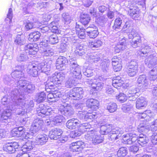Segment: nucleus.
Listing matches in <instances>:
<instances>
[{"label":"nucleus","instance_id":"nucleus-58","mask_svg":"<svg viewBox=\"0 0 157 157\" xmlns=\"http://www.w3.org/2000/svg\"><path fill=\"white\" fill-rule=\"evenodd\" d=\"M102 44V42L100 40H97L90 43L89 46L92 48H98L100 47Z\"/></svg>","mask_w":157,"mask_h":157},{"label":"nucleus","instance_id":"nucleus-15","mask_svg":"<svg viewBox=\"0 0 157 157\" xmlns=\"http://www.w3.org/2000/svg\"><path fill=\"white\" fill-rule=\"evenodd\" d=\"M33 148V146L31 143H26L21 147V150L16 157H29L27 152Z\"/></svg>","mask_w":157,"mask_h":157},{"label":"nucleus","instance_id":"nucleus-10","mask_svg":"<svg viewBox=\"0 0 157 157\" xmlns=\"http://www.w3.org/2000/svg\"><path fill=\"white\" fill-rule=\"evenodd\" d=\"M83 95V91L81 87L74 88L71 90L67 95L70 99L78 100L82 99Z\"/></svg>","mask_w":157,"mask_h":157},{"label":"nucleus","instance_id":"nucleus-40","mask_svg":"<svg viewBox=\"0 0 157 157\" xmlns=\"http://www.w3.org/2000/svg\"><path fill=\"white\" fill-rule=\"evenodd\" d=\"M3 81L6 84L10 86H15V80L12 78L11 75H5Z\"/></svg>","mask_w":157,"mask_h":157},{"label":"nucleus","instance_id":"nucleus-8","mask_svg":"<svg viewBox=\"0 0 157 157\" xmlns=\"http://www.w3.org/2000/svg\"><path fill=\"white\" fill-rule=\"evenodd\" d=\"M18 88L22 90L24 93V95L25 93H33L35 89L34 85L32 84L31 82L26 80H21L18 82Z\"/></svg>","mask_w":157,"mask_h":157},{"label":"nucleus","instance_id":"nucleus-42","mask_svg":"<svg viewBox=\"0 0 157 157\" xmlns=\"http://www.w3.org/2000/svg\"><path fill=\"white\" fill-rule=\"evenodd\" d=\"M151 48L149 46L147 45L144 47L142 48L140 52H139V55L142 59H144L148 56V54L149 53L150 51Z\"/></svg>","mask_w":157,"mask_h":157},{"label":"nucleus","instance_id":"nucleus-38","mask_svg":"<svg viewBox=\"0 0 157 157\" xmlns=\"http://www.w3.org/2000/svg\"><path fill=\"white\" fill-rule=\"evenodd\" d=\"M90 19V17L88 14L83 13L81 15L80 17V22L85 26L86 28Z\"/></svg>","mask_w":157,"mask_h":157},{"label":"nucleus","instance_id":"nucleus-19","mask_svg":"<svg viewBox=\"0 0 157 157\" xmlns=\"http://www.w3.org/2000/svg\"><path fill=\"white\" fill-rule=\"evenodd\" d=\"M140 89L138 88H132V90H129L125 93V94L129 100L130 101H134L137 98L139 95H140L139 92H140Z\"/></svg>","mask_w":157,"mask_h":157},{"label":"nucleus","instance_id":"nucleus-52","mask_svg":"<svg viewBox=\"0 0 157 157\" xmlns=\"http://www.w3.org/2000/svg\"><path fill=\"white\" fill-rule=\"evenodd\" d=\"M45 90L48 92H52L53 94L54 98H55V100H56V101L58 100V99L59 98L61 97V94L60 92L58 90H54V89L55 88H57L56 86L54 88H53L52 89H50V91H48L47 90L46 88V84L45 85Z\"/></svg>","mask_w":157,"mask_h":157},{"label":"nucleus","instance_id":"nucleus-30","mask_svg":"<svg viewBox=\"0 0 157 157\" xmlns=\"http://www.w3.org/2000/svg\"><path fill=\"white\" fill-rule=\"evenodd\" d=\"M132 22L130 21H126L123 25L122 26V29L124 31H125L126 33H128V35L129 33H131L132 32L134 31V32H136L135 30L133 28L132 26Z\"/></svg>","mask_w":157,"mask_h":157},{"label":"nucleus","instance_id":"nucleus-28","mask_svg":"<svg viewBox=\"0 0 157 157\" xmlns=\"http://www.w3.org/2000/svg\"><path fill=\"white\" fill-rule=\"evenodd\" d=\"M112 60V64L114 71L117 72L120 71L122 67L121 59L117 56H114Z\"/></svg>","mask_w":157,"mask_h":157},{"label":"nucleus","instance_id":"nucleus-1","mask_svg":"<svg viewBox=\"0 0 157 157\" xmlns=\"http://www.w3.org/2000/svg\"><path fill=\"white\" fill-rule=\"evenodd\" d=\"M51 68L50 64L48 63L47 61L40 63L36 62L29 64L27 67V71L31 76L36 77L40 70L41 72L48 74L47 72L50 71Z\"/></svg>","mask_w":157,"mask_h":157},{"label":"nucleus","instance_id":"nucleus-61","mask_svg":"<svg viewBox=\"0 0 157 157\" xmlns=\"http://www.w3.org/2000/svg\"><path fill=\"white\" fill-rule=\"evenodd\" d=\"M83 132L79 130H75L71 132L70 134V137L72 138H75L80 136L82 133Z\"/></svg>","mask_w":157,"mask_h":157},{"label":"nucleus","instance_id":"nucleus-13","mask_svg":"<svg viewBox=\"0 0 157 157\" xmlns=\"http://www.w3.org/2000/svg\"><path fill=\"white\" fill-rule=\"evenodd\" d=\"M149 80L145 75H142L139 76L137 80L138 88L140 89V91H144L147 89L148 86Z\"/></svg>","mask_w":157,"mask_h":157},{"label":"nucleus","instance_id":"nucleus-60","mask_svg":"<svg viewBox=\"0 0 157 157\" xmlns=\"http://www.w3.org/2000/svg\"><path fill=\"white\" fill-rule=\"evenodd\" d=\"M103 86V83L96 81L95 84L92 85V88L96 90L100 91L102 89Z\"/></svg>","mask_w":157,"mask_h":157},{"label":"nucleus","instance_id":"nucleus-31","mask_svg":"<svg viewBox=\"0 0 157 157\" xmlns=\"http://www.w3.org/2000/svg\"><path fill=\"white\" fill-rule=\"evenodd\" d=\"M61 113L67 117H69L73 115L74 111L73 108L70 106L64 107L63 110L60 111Z\"/></svg>","mask_w":157,"mask_h":157},{"label":"nucleus","instance_id":"nucleus-27","mask_svg":"<svg viewBox=\"0 0 157 157\" xmlns=\"http://www.w3.org/2000/svg\"><path fill=\"white\" fill-rule=\"evenodd\" d=\"M62 133L61 129L55 128L49 131V136L51 139L57 140L60 138Z\"/></svg>","mask_w":157,"mask_h":157},{"label":"nucleus","instance_id":"nucleus-5","mask_svg":"<svg viewBox=\"0 0 157 157\" xmlns=\"http://www.w3.org/2000/svg\"><path fill=\"white\" fill-rule=\"evenodd\" d=\"M88 129L84 130V131L87 132L85 135V138L88 140L92 141L93 144H97L102 143L103 141V136L100 135H98L95 130H91L90 131Z\"/></svg>","mask_w":157,"mask_h":157},{"label":"nucleus","instance_id":"nucleus-20","mask_svg":"<svg viewBox=\"0 0 157 157\" xmlns=\"http://www.w3.org/2000/svg\"><path fill=\"white\" fill-rule=\"evenodd\" d=\"M10 105L9 104V109L7 108L3 110L1 114V120L2 122H5L6 124H7L9 122L8 120L11 115V111L13 110H17V109H13L11 107L12 105Z\"/></svg>","mask_w":157,"mask_h":157},{"label":"nucleus","instance_id":"nucleus-11","mask_svg":"<svg viewBox=\"0 0 157 157\" xmlns=\"http://www.w3.org/2000/svg\"><path fill=\"white\" fill-rule=\"evenodd\" d=\"M18 67L21 69L20 70H16L14 71L13 72L11 75L12 77V78L13 80H15V82H16L15 85L18 86V82L21 80H25V76L24 75V72L23 71L24 69V66L22 65L18 66Z\"/></svg>","mask_w":157,"mask_h":157},{"label":"nucleus","instance_id":"nucleus-56","mask_svg":"<svg viewBox=\"0 0 157 157\" xmlns=\"http://www.w3.org/2000/svg\"><path fill=\"white\" fill-rule=\"evenodd\" d=\"M127 72L129 76L133 77L135 76L138 72V68H135L129 67L127 68Z\"/></svg>","mask_w":157,"mask_h":157},{"label":"nucleus","instance_id":"nucleus-35","mask_svg":"<svg viewBox=\"0 0 157 157\" xmlns=\"http://www.w3.org/2000/svg\"><path fill=\"white\" fill-rule=\"evenodd\" d=\"M147 103L144 97H141L138 99L136 102V107L138 109H141L145 107Z\"/></svg>","mask_w":157,"mask_h":157},{"label":"nucleus","instance_id":"nucleus-23","mask_svg":"<svg viewBox=\"0 0 157 157\" xmlns=\"http://www.w3.org/2000/svg\"><path fill=\"white\" fill-rule=\"evenodd\" d=\"M19 146L16 142L7 143L5 145V150L9 153H13L18 151Z\"/></svg>","mask_w":157,"mask_h":157},{"label":"nucleus","instance_id":"nucleus-32","mask_svg":"<svg viewBox=\"0 0 157 157\" xmlns=\"http://www.w3.org/2000/svg\"><path fill=\"white\" fill-rule=\"evenodd\" d=\"M40 36L41 34L39 32H33L29 34L28 40L31 42L37 41L39 40Z\"/></svg>","mask_w":157,"mask_h":157},{"label":"nucleus","instance_id":"nucleus-24","mask_svg":"<svg viewBox=\"0 0 157 157\" xmlns=\"http://www.w3.org/2000/svg\"><path fill=\"white\" fill-rule=\"evenodd\" d=\"M145 62L149 68H152L157 64V57L153 55L146 57Z\"/></svg>","mask_w":157,"mask_h":157},{"label":"nucleus","instance_id":"nucleus-29","mask_svg":"<svg viewBox=\"0 0 157 157\" xmlns=\"http://www.w3.org/2000/svg\"><path fill=\"white\" fill-rule=\"evenodd\" d=\"M44 122L43 120L36 119L34 120L32 125L31 129L32 133L34 134L37 132L43 124Z\"/></svg>","mask_w":157,"mask_h":157},{"label":"nucleus","instance_id":"nucleus-45","mask_svg":"<svg viewBox=\"0 0 157 157\" xmlns=\"http://www.w3.org/2000/svg\"><path fill=\"white\" fill-rule=\"evenodd\" d=\"M46 41L51 44H54L58 42L59 40L56 34H53L48 37Z\"/></svg>","mask_w":157,"mask_h":157},{"label":"nucleus","instance_id":"nucleus-64","mask_svg":"<svg viewBox=\"0 0 157 157\" xmlns=\"http://www.w3.org/2000/svg\"><path fill=\"white\" fill-rule=\"evenodd\" d=\"M151 140L153 145H157V133L156 132L152 133L151 136Z\"/></svg>","mask_w":157,"mask_h":157},{"label":"nucleus","instance_id":"nucleus-3","mask_svg":"<svg viewBox=\"0 0 157 157\" xmlns=\"http://www.w3.org/2000/svg\"><path fill=\"white\" fill-rule=\"evenodd\" d=\"M15 86V87L17 88L12 90L10 94L11 98L13 101V103L10 102V105L12 104L11 107L13 109H17V107L18 106H19V108L20 107H22L24 102V93L22 90L21 91V90L17 86Z\"/></svg>","mask_w":157,"mask_h":157},{"label":"nucleus","instance_id":"nucleus-7","mask_svg":"<svg viewBox=\"0 0 157 157\" xmlns=\"http://www.w3.org/2000/svg\"><path fill=\"white\" fill-rule=\"evenodd\" d=\"M66 125L68 128L70 129H74L76 126H79L81 128L83 129H90L91 126L88 123H81L77 119L73 118L68 120L66 123Z\"/></svg>","mask_w":157,"mask_h":157},{"label":"nucleus","instance_id":"nucleus-51","mask_svg":"<svg viewBox=\"0 0 157 157\" xmlns=\"http://www.w3.org/2000/svg\"><path fill=\"white\" fill-rule=\"evenodd\" d=\"M121 25H123V22L121 18L120 17L116 18L115 20L114 24L112 26L113 29L116 30L117 29H119Z\"/></svg>","mask_w":157,"mask_h":157},{"label":"nucleus","instance_id":"nucleus-54","mask_svg":"<svg viewBox=\"0 0 157 157\" xmlns=\"http://www.w3.org/2000/svg\"><path fill=\"white\" fill-rule=\"evenodd\" d=\"M117 109V105L115 103L113 102L109 103L107 106L106 109L110 113H113Z\"/></svg>","mask_w":157,"mask_h":157},{"label":"nucleus","instance_id":"nucleus-17","mask_svg":"<svg viewBox=\"0 0 157 157\" xmlns=\"http://www.w3.org/2000/svg\"><path fill=\"white\" fill-rule=\"evenodd\" d=\"M85 30L87 33V35L90 38H94L99 34L98 28L93 24L90 25L86 28Z\"/></svg>","mask_w":157,"mask_h":157},{"label":"nucleus","instance_id":"nucleus-39","mask_svg":"<svg viewBox=\"0 0 157 157\" xmlns=\"http://www.w3.org/2000/svg\"><path fill=\"white\" fill-rule=\"evenodd\" d=\"M128 14L132 18H137L139 16V10L136 7H131L128 10Z\"/></svg>","mask_w":157,"mask_h":157},{"label":"nucleus","instance_id":"nucleus-43","mask_svg":"<svg viewBox=\"0 0 157 157\" xmlns=\"http://www.w3.org/2000/svg\"><path fill=\"white\" fill-rule=\"evenodd\" d=\"M124 82L120 77H116L113 80L112 85L115 88L119 89L122 86Z\"/></svg>","mask_w":157,"mask_h":157},{"label":"nucleus","instance_id":"nucleus-4","mask_svg":"<svg viewBox=\"0 0 157 157\" xmlns=\"http://www.w3.org/2000/svg\"><path fill=\"white\" fill-rule=\"evenodd\" d=\"M65 75L64 73L61 72L57 73L56 72L54 74L49 78L46 82V88L48 91H50V89L55 88L56 86L55 83L56 82H59L58 83H60L65 78Z\"/></svg>","mask_w":157,"mask_h":157},{"label":"nucleus","instance_id":"nucleus-49","mask_svg":"<svg viewBox=\"0 0 157 157\" xmlns=\"http://www.w3.org/2000/svg\"><path fill=\"white\" fill-rule=\"evenodd\" d=\"M77 79L76 78L72 77H70L69 75V79L65 82V86L67 88H71L75 86V79Z\"/></svg>","mask_w":157,"mask_h":157},{"label":"nucleus","instance_id":"nucleus-12","mask_svg":"<svg viewBox=\"0 0 157 157\" xmlns=\"http://www.w3.org/2000/svg\"><path fill=\"white\" fill-rule=\"evenodd\" d=\"M47 105L43 104L39 105L36 109L37 113L38 116L41 117H44L45 115L48 116L50 114H53L55 113V110L48 108Z\"/></svg>","mask_w":157,"mask_h":157},{"label":"nucleus","instance_id":"nucleus-6","mask_svg":"<svg viewBox=\"0 0 157 157\" xmlns=\"http://www.w3.org/2000/svg\"><path fill=\"white\" fill-rule=\"evenodd\" d=\"M13 16V11L11 8L9 9L7 17L9 19V21H6V24H5L3 26V34L9 38L12 36L10 32L13 29V26L11 25V20Z\"/></svg>","mask_w":157,"mask_h":157},{"label":"nucleus","instance_id":"nucleus-57","mask_svg":"<svg viewBox=\"0 0 157 157\" xmlns=\"http://www.w3.org/2000/svg\"><path fill=\"white\" fill-rule=\"evenodd\" d=\"M70 45L67 42H62L60 44L59 49L61 52H66L69 49Z\"/></svg>","mask_w":157,"mask_h":157},{"label":"nucleus","instance_id":"nucleus-25","mask_svg":"<svg viewBox=\"0 0 157 157\" xmlns=\"http://www.w3.org/2000/svg\"><path fill=\"white\" fill-rule=\"evenodd\" d=\"M11 133L13 136L19 137L22 136L24 137L25 135L26 138H29L26 136V133H27L25 132V130L23 127H19L14 128L12 130Z\"/></svg>","mask_w":157,"mask_h":157},{"label":"nucleus","instance_id":"nucleus-62","mask_svg":"<svg viewBox=\"0 0 157 157\" xmlns=\"http://www.w3.org/2000/svg\"><path fill=\"white\" fill-rule=\"evenodd\" d=\"M86 111H78V113L77 114L78 118L80 120L84 121H86Z\"/></svg>","mask_w":157,"mask_h":157},{"label":"nucleus","instance_id":"nucleus-16","mask_svg":"<svg viewBox=\"0 0 157 157\" xmlns=\"http://www.w3.org/2000/svg\"><path fill=\"white\" fill-rule=\"evenodd\" d=\"M25 101L24 100V102L23 103V105L22 107L19 106L17 107V109L18 110V109L19 110H17V114L18 115H23L25 114L27 112V109L29 108V109H31L33 107L34 105V103L33 101V100L30 101L29 102L25 103Z\"/></svg>","mask_w":157,"mask_h":157},{"label":"nucleus","instance_id":"nucleus-48","mask_svg":"<svg viewBox=\"0 0 157 157\" xmlns=\"http://www.w3.org/2000/svg\"><path fill=\"white\" fill-rule=\"evenodd\" d=\"M125 41L124 40H123L120 41L119 44H117L115 47V52L118 53L121 50H124L125 48Z\"/></svg>","mask_w":157,"mask_h":157},{"label":"nucleus","instance_id":"nucleus-53","mask_svg":"<svg viewBox=\"0 0 157 157\" xmlns=\"http://www.w3.org/2000/svg\"><path fill=\"white\" fill-rule=\"evenodd\" d=\"M128 153L127 148L125 147L120 148L117 152V156L118 157H124Z\"/></svg>","mask_w":157,"mask_h":157},{"label":"nucleus","instance_id":"nucleus-55","mask_svg":"<svg viewBox=\"0 0 157 157\" xmlns=\"http://www.w3.org/2000/svg\"><path fill=\"white\" fill-rule=\"evenodd\" d=\"M132 105L130 104V103L124 104L122 106V109L125 113H129L132 110Z\"/></svg>","mask_w":157,"mask_h":157},{"label":"nucleus","instance_id":"nucleus-44","mask_svg":"<svg viewBox=\"0 0 157 157\" xmlns=\"http://www.w3.org/2000/svg\"><path fill=\"white\" fill-rule=\"evenodd\" d=\"M110 63V61L109 60L105 59L102 61L100 64V67L103 72H107L109 70Z\"/></svg>","mask_w":157,"mask_h":157},{"label":"nucleus","instance_id":"nucleus-26","mask_svg":"<svg viewBox=\"0 0 157 157\" xmlns=\"http://www.w3.org/2000/svg\"><path fill=\"white\" fill-rule=\"evenodd\" d=\"M84 146V142L79 141L72 143L70 146V149L73 152H80L81 151Z\"/></svg>","mask_w":157,"mask_h":157},{"label":"nucleus","instance_id":"nucleus-50","mask_svg":"<svg viewBox=\"0 0 157 157\" xmlns=\"http://www.w3.org/2000/svg\"><path fill=\"white\" fill-rule=\"evenodd\" d=\"M46 94L43 91L37 94L36 98V101L37 103H40L43 102L46 99Z\"/></svg>","mask_w":157,"mask_h":157},{"label":"nucleus","instance_id":"nucleus-63","mask_svg":"<svg viewBox=\"0 0 157 157\" xmlns=\"http://www.w3.org/2000/svg\"><path fill=\"white\" fill-rule=\"evenodd\" d=\"M117 99L119 101L121 102H124L127 100V97L125 94L124 93H120L117 97Z\"/></svg>","mask_w":157,"mask_h":157},{"label":"nucleus","instance_id":"nucleus-41","mask_svg":"<svg viewBox=\"0 0 157 157\" xmlns=\"http://www.w3.org/2000/svg\"><path fill=\"white\" fill-rule=\"evenodd\" d=\"M25 50L19 53L17 57V60L19 62H25L28 59V57Z\"/></svg>","mask_w":157,"mask_h":157},{"label":"nucleus","instance_id":"nucleus-2","mask_svg":"<svg viewBox=\"0 0 157 157\" xmlns=\"http://www.w3.org/2000/svg\"><path fill=\"white\" fill-rule=\"evenodd\" d=\"M123 140L125 144H131L136 141L142 147L145 146L148 141L146 136L143 134L139 135L137 132H134L127 134L124 137Z\"/></svg>","mask_w":157,"mask_h":157},{"label":"nucleus","instance_id":"nucleus-37","mask_svg":"<svg viewBox=\"0 0 157 157\" xmlns=\"http://www.w3.org/2000/svg\"><path fill=\"white\" fill-rule=\"evenodd\" d=\"M111 128V125L109 124L101 125L100 128V133L102 135L107 134L110 131Z\"/></svg>","mask_w":157,"mask_h":157},{"label":"nucleus","instance_id":"nucleus-9","mask_svg":"<svg viewBox=\"0 0 157 157\" xmlns=\"http://www.w3.org/2000/svg\"><path fill=\"white\" fill-rule=\"evenodd\" d=\"M69 68L68 70L70 71L69 75L70 77H73L78 79L81 78V67L77 62H71Z\"/></svg>","mask_w":157,"mask_h":157},{"label":"nucleus","instance_id":"nucleus-59","mask_svg":"<svg viewBox=\"0 0 157 157\" xmlns=\"http://www.w3.org/2000/svg\"><path fill=\"white\" fill-rule=\"evenodd\" d=\"M151 80L156 79L157 78V66L154 67L149 72Z\"/></svg>","mask_w":157,"mask_h":157},{"label":"nucleus","instance_id":"nucleus-36","mask_svg":"<svg viewBox=\"0 0 157 157\" xmlns=\"http://www.w3.org/2000/svg\"><path fill=\"white\" fill-rule=\"evenodd\" d=\"M99 102L97 100L91 98L89 99L86 101V105L89 108H96L98 105Z\"/></svg>","mask_w":157,"mask_h":157},{"label":"nucleus","instance_id":"nucleus-14","mask_svg":"<svg viewBox=\"0 0 157 157\" xmlns=\"http://www.w3.org/2000/svg\"><path fill=\"white\" fill-rule=\"evenodd\" d=\"M129 39H132V41L130 42L132 46L134 48L139 47L141 45V37L138 33L133 31L131 33L128 34Z\"/></svg>","mask_w":157,"mask_h":157},{"label":"nucleus","instance_id":"nucleus-46","mask_svg":"<svg viewBox=\"0 0 157 157\" xmlns=\"http://www.w3.org/2000/svg\"><path fill=\"white\" fill-rule=\"evenodd\" d=\"M64 117L62 115L57 116L53 118H51V120L53 122L54 125H60L62 124L63 121L64 119Z\"/></svg>","mask_w":157,"mask_h":157},{"label":"nucleus","instance_id":"nucleus-47","mask_svg":"<svg viewBox=\"0 0 157 157\" xmlns=\"http://www.w3.org/2000/svg\"><path fill=\"white\" fill-rule=\"evenodd\" d=\"M15 44L20 45H23L25 43V40L23 35L18 34L14 40Z\"/></svg>","mask_w":157,"mask_h":157},{"label":"nucleus","instance_id":"nucleus-22","mask_svg":"<svg viewBox=\"0 0 157 157\" xmlns=\"http://www.w3.org/2000/svg\"><path fill=\"white\" fill-rule=\"evenodd\" d=\"M109 133V137L111 139V140L113 141L121 137V134L123 133V132L121 130V128H111Z\"/></svg>","mask_w":157,"mask_h":157},{"label":"nucleus","instance_id":"nucleus-21","mask_svg":"<svg viewBox=\"0 0 157 157\" xmlns=\"http://www.w3.org/2000/svg\"><path fill=\"white\" fill-rule=\"evenodd\" d=\"M68 63L67 59L64 56H59L56 60V68L60 71L64 70L66 65Z\"/></svg>","mask_w":157,"mask_h":157},{"label":"nucleus","instance_id":"nucleus-33","mask_svg":"<svg viewBox=\"0 0 157 157\" xmlns=\"http://www.w3.org/2000/svg\"><path fill=\"white\" fill-rule=\"evenodd\" d=\"M34 4V3L32 2H29L26 1H23L21 4V7L24 13H29L28 10L30 6H32Z\"/></svg>","mask_w":157,"mask_h":157},{"label":"nucleus","instance_id":"nucleus-18","mask_svg":"<svg viewBox=\"0 0 157 157\" xmlns=\"http://www.w3.org/2000/svg\"><path fill=\"white\" fill-rule=\"evenodd\" d=\"M39 47L38 45L36 43H29L25 45L24 47L26 53H28L29 55H35L39 51Z\"/></svg>","mask_w":157,"mask_h":157},{"label":"nucleus","instance_id":"nucleus-34","mask_svg":"<svg viewBox=\"0 0 157 157\" xmlns=\"http://www.w3.org/2000/svg\"><path fill=\"white\" fill-rule=\"evenodd\" d=\"M48 137L49 136L45 134L39 135L37 136L36 138V142L38 144H44L47 142Z\"/></svg>","mask_w":157,"mask_h":157}]
</instances>
